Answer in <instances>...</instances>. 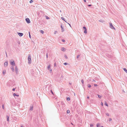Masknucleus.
Wrapping results in <instances>:
<instances>
[{"mask_svg": "<svg viewBox=\"0 0 127 127\" xmlns=\"http://www.w3.org/2000/svg\"><path fill=\"white\" fill-rule=\"evenodd\" d=\"M28 63L29 64L31 63V56L30 55L28 56Z\"/></svg>", "mask_w": 127, "mask_h": 127, "instance_id": "f257e3e1", "label": "nucleus"}, {"mask_svg": "<svg viewBox=\"0 0 127 127\" xmlns=\"http://www.w3.org/2000/svg\"><path fill=\"white\" fill-rule=\"evenodd\" d=\"M10 63L12 66H14L15 65V64L14 61L13 60H12L10 61Z\"/></svg>", "mask_w": 127, "mask_h": 127, "instance_id": "f03ea898", "label": "nucleus"}, {"mask_svg": "<svg viewBox=\"0 0 127 127\" xmlns=\"http://www.w3.org/2000/svg\"><path fill=\"white\" fill-rule=\"evenodd\" d=\"M110 24V28L112 29H114V30H115V28L112 25V24L111 23H109Z\"/></svg>", "mask_w": 127, "mask_h": 127, "instance_id": "7ed1b4c3", "label": "nucleus"}, {"mask_svg": "<svg viewBox=\"0 0 127 127\" xmlns=\"http://www.w3.org/2000/svg\"><path fill=\"white\" fill-rule=\"evenodd\" d=\"M15 71L16 74H17L18 73V71L17 67L16 66H15Z\"/></svg>", "mask_w": 127, "mask_h": 127, "instance_id": "20e7f679", "label": "nucleus"}, {"mask_svg": "<svg viewBox=\"0 0 127 127\" xmlns=\"http://www.w3.org/2000/svg\"><path fill=\"white\" fill-rule=\"evenodd\" d=\"M26 20L27 22L29 24L30 23V21L29 18H27L26 19Z\"/></svg>", "mask_w": 127, "mask_h": 127, "instance_id": "39448f33", "label": "nucleus"}, {"mask_svg": "<svg viewBox=\"0 0 127 127\" xmlns=\"http://www.w3.org/2000/svg\"><path fill=\"white\" fill-rule=\"evenodd\" d=\"M4 66L5 67H7L8 65V61H6L4 64Z\"/></svg>", "mask_w": 127, "mask_h": 127, "instance_id": "423d86ee", "label": "nucleus"}, {"mask_svg": "<svg viewBox=\"0 0 127 127\" xmlns=\"http://www.w3.org/2000/svg\"><path fill=\"white\" fill-rule=\"evenodd\" d=\"M83 29L84 30V33H86L87 32V29L86 27H83Z\"/></svg>", "mask_w": 127, "mask_h": 127, "instance_id": "0eeeda50", "label": "nucleus"}, {"mask_svg": "<svg viewBox=\"0 0 127 127\" xmlns=\"http://www.w3.org/2000/svg\"><path fill=\"white\" fill-rule=\"evenodd\" d=\"M18 34L20 36H22L23 35V33H18Z\"/></svg>", "mask_w": 127, "mask_h": 127, "instance_id": "6e6552de", "label": "nucleus"}, {"mask_svg": "<svg viewBox=\"0 0 127 127\" xmlns=\"http://www.w3.org/2000/svg\"><path fill=\"white\" fill-rule=\"evenodd\" d=\"M14 66H12L11 67V69L12 70V71L13 72H14V68L13 67Z\"/></svg>", "mask_w": 127, "mask_h": 127, "instance_id": "1a4fd4ad", "label": "nucleus"}, {"mask_svg": "<svg viewBox=\"0 0 127 127\" xmlns=\"http://www.w3.org/2000/svg\"><path fill=\"white\" fill-rule=\"evenodd\" d=\"M33 106L32 105L30 107V110L31 111L32 110V109H33Z\"/></svg>", "mask_w": 127, "mask_h": 127, "instance_id": "9d476101", "label": "nucleus"}, {"mask_svg": "<svg viewBox=\"0 0 127 127\" xmlns=\"http://www.w3.org/2000/svg\"><path fill=\"white\" fill-rule=\"evenodd\" d=\"M61 27L62 28V32H64V30L62 25H61Z\"/></svg>", "mask_w": 127, "mask_h": 127, "instance_id": "9b49d317", "label": "nucleus"}, {"mask_svg": "<svg viewBox=\"0 0 127 127\" xmlns=\"http://www.w3.org/2000/svg\"><path fill=\"white\" fill-rule=\"evenodd\" d=\"M13 95L14 96H19V95H17L16 94H15V93H14L13 94Z\"/></svg>", "mask_w": 127, "mask_h": 127, "instance_id": "f8f14e48", "label": "nucleus"}, {"mask_svg": "<svg viewBox=\"0 0 127 127\" xmlns=\"http://www.w3.org/2000/svg\"><path fill=\"white\" fill-rule=\"evenodd\" d=\"M50 67H51L50 65H49L48 66L47 69L48 70H49L50 69Z\"/></svg>", "mask_w": 127, "mask_h": 127, "instance_id": "ddd939ff", "label": "nucleus"}, {"mask_svg": "<svg viewBox=\"0 0 127 127\" xmlns=\"http://www.w3.org/2000/svg\"><path fill=\"white\" fill-rule=\"evenodd\" d=\"M65 49L63 47L62 48V50L63 51H65Z\"/></svg>", "mask_w": 127, "mask_h": 127, "instance_id": "4468645a", "label": "nucleus"}, {"mask_svg": "<svg viewBox=\"0 0 127 127\" xmlns=\"http://www.w3.org/2000/svg\"><path fill=\"white\" fill-rule=\"evenodd\" d=\"M6 73V71L5 70H4L3 71V75H5Z\"/></svg>", "mask_w": 127, "mask_h": 127, "instance_id": "2eb2a0df", "label": "nucleus"}, {"mask_svg": "<svg viewBox=\"0 0 127 127\" xmlns=\"http://www.w3.org/2000/svg\"><path fill=\"white\" fill-rule=\"evenodd\" d=\"M61 19L63 20H64L65 22H66L67 23V22L65 20V19L63 17H61Z\"/></svg>", "mask_w": 127, "mask_h": 127, "instance_id": "dca6fc26", "label": "nucleus"}, {"mask_svg": "<svg viewBox=\"0 0 127 127\" xmlns=\"http://www.w3.org/2000/svg\"><path fill=\"white\" fill-rule=\"evenodd\" d=\"M6 117H7V121H9V116H6Z\"/></svg>", "mask_w": 127, "mask_h": 127, "instance_id": "f3484780", "label": "nucleus"}, {"mask_svg": "<svg viewBox=\"0 0 127 127\" xmlns=\"http://www.w3.org/2000/svg\"><path fill=\"white\" fill-rule=\"evenodd\" d=\"M104 104H105V105H106V106H108V104L107 103H106V102H105V103Z\"/></svg>", "mask_w": 127, "mask_h": 127, "instance_id": "a211bd4d", "label": "nucleus"}, {"mask_svg": "<svg viewBox=\"0 0 127 127\" xmlns=\"http://www.w3.org/2000/svg\"><path fill=\"white\" fill-rule=\"evenodd\" d=\"M124 70L127 73V70L126 68H124Z\"/></svg>", "mask_w": 127, "mask_h": 127, "instance_id": "6ab92c4d", "label": "nucleus"}, {"mask_svg": "<svg viewBox=\"0 0 127 127\" xmlns=\"http://www.w3.org/2000/svg\"><path fill=\"white\" fill-rule=\"evenodd\" d=\"M67 100L69 101L70 100V98L69 97H67Z\"/></svg>", "mask_w": 127, "mask_h": 127, "instance_id": "aec40b11", "label": "nucleus"}, {"mask_svg": "<svg viewBox=\"0 0 127 127\" xmlns=\"http://www.w3.org/2000/svg\"><path fill=\"white\" fill-rule=\"evenodd\" d=\"M70 111L69 110H67V114H68L70 113Z\"/></svg>", "mask_w": 127, "mask_h": 127, "instance_id": "412c9836", "label": "nucleus"}, {"mask_svg": "<svg viewBox=\"0 0 127 127\" xmlns=\"http://www.w3.org/2000/svg\"><path fill=\"white\" fill-rule=\"evenodd\" d=\"M99 21L100 22H102V23H103L104 22V21H103L102 20H99Z\"/></svg>", "mask_w": 127, "mask_h": 127, "instance_id": "4be33fe9", "label": "nucleus"}, {"mask_svg": "<svg viewBox=\"0 0 127 127\" xmlns=\"http://www.w3.org/2000/svg\"><path fill=\"white\" fill-rule=\"evenodd\" d=\"M100 124H98L97 125V127H99V126L100 125Z\"/></svg>", "mask_w": 127, "mask_h": 127, "instance_id": "5701e85b", "label": "nucleus"}, {"mask_svg": "<svg viewBox=\"0 0 127 127\" xmlns=\"http://www.w3.org/2000/svg\"><path fill=\"white\" fill-rule=\"evenodd\" d=\"M80 56V55H78L77 57V58L78 59L79 57Z\"/></svg>", "mask_w": 127, "mask_h": 127, "instance_id": "b1692460", "label": "nucleus"}, {"mask_svg": "<svg viewBox=\"0 0 127 127\" xmlns=\"http://www.w3.org/2000/svg\"><path fill=\"white\" fill-rule=\"evenodd\" d=\"M64 64L65 65H66L68 64V63H65Z\"/></svg>", "mask_w": 127, "mask_h": 127, "instance_id": "393cba45", "label": "nucleus"}, {"mask_svg": "<svg viewBox=\"0 0 127 127\" xmlns=\"http://www.w3.org/2000/svg\"><path fill=\"white\" fill-rule=\"evenodd\" d=\"M50 72V73H51L52 72V70L51 68L50 69H49Z\"/></svg>", "mask_w": 127, "mask_h": 127, "instance_id": "a878e982", "label": "nucleus"}, {"mask_svg": "<svg viewBox=\"0 0 127 127\" xmlns=\"http://www.w3.org/2000/svg\"><path fill=\"white\" fill-rule=\"evenodd\" d=\"M97 95L98 96V97L99 98H101V96L100 95Z\"/></svg>", "mask_w": 127, "mask_h": 127, "instance_id": "bb28decb", "label": "nucleus"}, {"mask_svg": "<svg viewBox=\"0 0 127 127\" xmlns=\"http://www.w3.org/2000/svg\"><path fill=\"white\" fill-rule=\"evenodd\" d=\"M81 81L82 83L83 84L84 83V80H83L82 79V80H81Z\"/></svg>", "mask_w": 127, "mask_h": 127, "instance_id": "cd10ccee", "label": "nucleus"}, {"mask_svg": "<svg viewBox=\"0 0 127 127\" xmlns=\"http://www.w3.org/2000/svg\"><path fill=\"white\" fill-rule=\"evenodd\" d=\"M88 86L89 88H90L91 87V86L90 84H88Z\"/></svg>", "mask_w": 127, "mask_h": 127, "instance_id": "c85d7f7f", "label": "nucleus"}, {"mask_svg": "<svg viewBox=\"0 0 127 127\" xmlns=\"http://www.w3.org/2000/svg\"><path fill=\"white\" fill-rule=\"evenodd\" d=\"M106 115L107 116H109V114L108 113H106Z\"/></svg>", "mask_w": 127, "mask_h": 127, "instance_id": "c756f323", "label": "nucleus"}, {"mask_svg": "<svg viewBox=\"0 0 127 127\" xmlns=\"http://www.w3.org/2000/svg\"><path fill=\"white\" fill-rule=\"evenodd\" d=\"M40 31H41V33H42L43 34L44 33V32L43 31L41 30Z\"/></svg>", "mask_w": 127, "mask_h": 127, "instance_id": "7c9ffc66", "label": "nucleus"}, {"mask_svg": "<svg viewBox=\"0 0 127 127\" xmlns=\"http://www.w3.org/2000/svg\"><path fill=\"white\" fill-rule=\"evenodd\" d=\"M2 108L3 109L4 108V105H2Z\"/></svg>", "mask_w": 127, "mask_h": 127, "instance_id": "2f4dec72", "label": "nucleus"}, {"mask_svg": "<svg viewBox=\"0 0 127 127\" xmlns=\"http://www.w3.org/2000/svg\"><path fill=\"white\" fill-rule=\"evenodd\" d=\"M33 2V1L32 0H31L30 1V2L31 3H32Z\"/></svg>", "mask_w": 127, "mask_h": 127, "instance_id": "473e14b6", "label": "nucleus"}, {"mask_svg": "<svg viewBox=\"0 0 127 127\" xmlns=\"http://www.w3.org/2000/svg\"><path fill=\"white\" fill-rule=\"evenodd\" d=\"M112 120V119L111 118H110L109 119V121H111Z\"/></svg>", "mask_w": 127, "mask_h": 127, "instance_id": "72a5a7b5", "label": "nucleus"}, {"mask_svg": "<svg viewBox=\"0 0 127 127\" xmlns=\"http://www.w3.org/2000/svg\"><path fill=\"white\" fill-rule=\"evenodd\" d=\"M57 32V31H55L54 32V34H56Z\"/></svg>", "mask_w": 127, "mask_h": 127, "instance_id": "f704fd0d", "label": "nucleus"}, {"mask_svg": "<svg viewBox=\"0 0 127 127\" xmlns=\"http://www.w3.org/2000/svg\"><path fill=\"white\" fill-rule=\"evenodd\" d=\"M93 124H91L90 125V127H93Z\"/></svg>", "mask_w": 127, "mask_h": 127, "instance_id": "c9c22d12", "label": "nucleus"}, {"mask_svg": "<svg viewBox=\"0 0 127 127\" xmlns=\"http://www.w3.org/2000/svg\"><path fill=\"white\" fill-rule=\"evenodd\" d=\"M46 19H49V17H48L46 16Z\"/></svg>", "mask_w": 127, "mask_h": 127, "instance_id": "e433bc0d", "label": "nucleus"}, {"mask_svg": "<svg viewBox=\"0 0 127 127\" xmlns=\"http://www.w3.org/2000/svg\"><path fill=\"white\" fill-rule=\"evenodd\" d=\"M62 41L63 42H64L65 41V40L64 39H62Z\"/></svg>", "mask_w": 127, "mask_h": 127, "instance_id": "4c0bfd02", "label": "nucleus"}, {"mask_svg": "<svg viewBox=\"0 0 127 127\" xmlns=\"http://www.w3.org/2000/svg\"><path fill=\"white\" fill-rule=\"evenodd\" d=\"M29 37L30 38H31V35H30V32H29Z\"/></svg>", "mask_w": 127, "mask_h": 127, "instance_id": "58836bf2", "label": "nucleus"}, {"mask_svg": "<svg viewBox=\"0 0 127 127\" xmlns=\"http://www.w3.org/2000/svg\"><path fill=\"white\" fill-rule=\"evenodd\" d=\"M46 58H48V54H47H47H46Z\"/></svg>", "mask_w": 127, "mask_h": 127, "instance_id": "ea45409f", "label": "nucleus"}, {"mask_svg": "<svg viewBox=\"0 0 127 127\" xmlns=\"http://www.w3.org/2000/svg\"><path fill=\"white\" fill-rule=\"evenodd\" d=\"M64 57L65 58H66V59H67V56L66 55H65L64 56Z\"/></svg>", "mask_w": 127, "mask_h": 127, "instance_id": "a19ab883", "label": "nucleus"}, {"mask_svg": "<svg viewBox=\"0 0 127 127\" xmlns=\"http://www.w3.org/2000/svg\"><path fill=\"white\" fill-rule=\"evenodd\" d=\"M50 91H51V92L53 94H53H53V91H52V90H51Z\"/></svg>", "mask_w": 127, "mask_h": 127, "instance_id": "79ce46f5", "label": "nucleus"}, {"mask_svg": "<svg viewBox=\"0 0 127 127\" xmlns=\"http://www.w3.org/2000/svg\"><path fill=\"white\" fill-rule=\"evenodd\" d=\"M61 103H62V104L63 105H64V104L63 102H62Z\"/></svg>", "mask_w": 127, "mask_h": 127, "instance_id": "37998d69", "label": "nucleus"}, {"mask_svg": "<svg viewBox=\"0 0 127 127\" xmlns=\"http://www.w3.org/2000/svg\"><path fill=\"white\" fill-rule=\"evenodd\" d=\"M94 85L95 86H97V85L96 84H95Z\"/></svg>", "mask_w": 127, "mask_h": 127, "instance_id": "c03bdc74", "label": "nucleus"}, {"mask_svg": "<svg viewBox=\"0 0 127 127\" xmlns=\"http://www.w3.org/2000/svg\"><path fill=\"white\" fill-rule=\"evenodd\" d=\"M88 5L89 6H92V5L91 4H89V5Z\"/></svg>", "mask_w": 127, "mask_h": 127, "instance_id": "a18cd8bd", "label": "nucleus"}, {"mask_svg": "<svg viewBox=\"0 0 127 127\" xmlns=\"http://www.w3.org/2000/svg\"><path fill=\"white\" fill-rule=\"evenodd\" d=\"M92 81L93 82H95V81L94 79H93Z\"/></svg>", "mask_w": 127, "mask_h": 127, "instance_id": "49530a36", "label": "nucleus"}, {"mask_svg": "<svg viewBox=\"0 0 127 127\" xmlns=\"http://www.w3.org/2000/svg\"><path fill=\"white\" fill-rule=\"evenodd\" d=\"M15 90V88H13V89H12V91H14Z\"/></svg>", "mask_w": 127, "mask_h": 127, "instance_id": "de8ad7c7", "label": "nucleus"}, {"mask_svg": "<svg viewBox=\"0 0 127 127\" xmlns=\"http://www.w3.org/2000/svg\"><path fill=\"white\" fill-rule=\"evenodd\" d=\"M101 105H102V106H103V103L102 102H101Z\"/></svg>", "mask_w": 127, "mask_h": 127, "instance_id": "09e8293b", "label": "nucleus"}, {"mask_svg": "<svg viewBox=\"0 0 127 127\" xmlns=\"http://www.w3.org/2000/svg\"><path fill=\"white\" fill-rule=\"evenodd\" d=\"M7 86H9V84H8V83H7Z\"/></svg>", "mask_w": 127, "mask_h": 127, "instance_id": "8fccbe9b", "label": "nucleus"}, {"mask_svg": "<svg viewBox=\"0 0 127 127\" xmlns=\"http://www.w3.org/2000/svg\"><path fill=\"white\" fill-rule=\"evenodd\" d=\"M87 98H88V99H89V96H87Z\"/></svg>", "mask_w": 127, "mask_h": 127, "instance_id": "3c124183", "label": "nucleus"}, {"mask_svg": "<svg viewBox=\"0 0 127 127\" xmlns=\"http://www.w3.org/2000/svg\"><path fill=\"white\" fill-rule=\"evenodd\" d=\"M84 0V1L85 2H86V0Z\"/></svg>", "mask_w": 127, "mask_h": 127, "instance_id": "603ef678", "label": "nucleus"}, {"mask_svg": "<svg viewBox=\"0 0 127 127\" xmlns=\"http://www.w3.org/2000/svg\"><path fill=\"white\" fill-rule=\"evenodd\" d=\"M68 24L70 26V27H71V26L70 25V24H69V23H68Z\"/></svg>", "mask_w": 127, "mask_h": 127, "instance_id": "864d4df0", "label": "nucleus"}, {"mask_svg": "<svg viewBox=\"0 0 127 127\" xmlns=\"http://www.w3.org/2000/svg\"><path fill=\"white\" fill-rule=\"evenodd\" d=\"M5 53H6V57H7V53H6V52Z\"/></svg>", "mask_w": 127, "mask_h": 127, "instance_id": "5fc2aeb1", "label": "nucleus"}, {"mask_svg": "<svg viewBox=\"0 0 127 127\" xmlns=\"http://www.w3.org/2000/svg\"><path fill=\"white\" fill-rule=\"evenodd\" d=\"M21 127H23V126H21Z\"/></svg>", "mask_w": 127, "mask_h": 127, "instance_id": "6e6d98bb", "label": "nucleus"}, {"mask_svg": "<svg viewBox=\"0 0 127 127\" xmlns=\"http://www.w3.org/2000/svg\"><path fill=\"white\" fill-rule=\"evenodd\" d=\"M108 57H111V56H108Z\"/></svg>", "mask_w": 127, "mask_h": 127, "instance_id": "4d7b16f0", "label": "nucleus"}, {"mask_svg": "<svg viewBox=\"0 0 127 127\" xmlns=\"http://www.w3.org/2000/svg\"><path fill=\"white\" fill-rule=\"evenodd\" d=\"M55 65H56V64H55V65H54V66H55Z\"/></svg>", "mask_w": 127, "mask_h": 127, "instance_id": "13d9d810", "label": "nucleus"}, {"mask_svg": "<svg viewBox=\"0 0 127 127\" xmlns=\"http://www.w3.org/2000/svg\"><path fill=\"white\" fill-rule=\"evenodd\" d=\"M101 127H104L103 126H102Z\"/></svg>", "mask_w": 127, "mask_h": 127, "instance_id": "bf43d9fd", "label": "nucleus"}, {"mask_svg": "<svg viewBox=\"0 0 127 127\" xmlns=\"http://www.w3.org/2000/svg\"><path fill=\"white\" fill-rule=\"evenodd\" d=\"M69 84H70V85H71V83H69Z\"/></svg>", "mask_w": 127, "mask_h": 127, "instance_id": "052dcab7", "label": "nucleus"}, {"mask_svg": "<svg viewBox=\"0 0 127 127\" xmlns=\"http://www.w3.org/2000/svg\"><path fill=\"white\" fill-rule=\"evenodd\" d=\"M71 124H72V125H73L72 123H71Z\"/></svg>", "mask_w": 127, "mask_h": 127, "instance_id": "680f3d73", "label": "nucleus"}, {"mask_svg": "<svg viewBox=\"0 0 127 127\" xmlns=\"http://www.w3.org/2000/svg\"><path fill=\"white\" fill-rule=\"evenodd\" d=\"M60 12H61V10H60Z\"/></svg>", "mask_w": 127, "mask_h": 127, "instance_id": "e2e57ef3", "label": "nucleus"}]
</instances>
